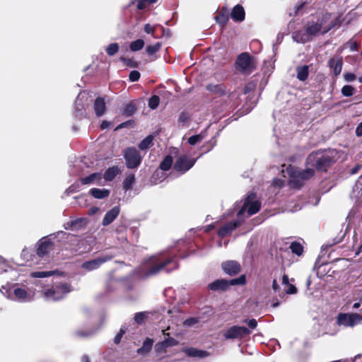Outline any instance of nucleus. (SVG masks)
Returning <instances> with one entry per match:
<instances>
[{
    "label": "nucleus",
    "instance_id": "1",
    "mask_svg": "<svg viewBox=\"0 0 362 362\" xmlns=\"http://www.w3.org/2000/svg\"><path fill=\"white\" fill-rule=\"evenodd\" d=\"M336 151L334 150L325 151H317L310 153L306 160L307 168L303 170L289 165L286 168V172L291 180L289 185L291 187H300L302 181L310 178L314 175L315 167L317 170H326L334 162Z\"/></svg>",
    "mask_w": 362,
    "mask_h": 362
},
{
    "label": "nucleus",
    "instance_id": "2",
    "mask_svg": "<svg viewBox=\"0 0 362 362\" xmlns=\"http://www.w3.org/2000/svg\"><path fill=\"white\" fill-rule=\"evenodd\" d=\"M65 239L68 240L69 242V245L65 247L66 250H69L74 253L81 254L83 252V250H81L83 243L78 237L67 233L63 230H59L57 233L44 237L39 240L37 248V255L40 257L47 255L54 250V240H57V241L61 242Z\"/></svg>",
    "mask_w": 362,
    "mask_h": 362
},
{
    "label": "nucleus",
    "instance_id": "3",
    "mask_svg": "<svg viewBox=\"0 0 362 362\" xmlns=\"http://www.w3.org/2000/svg\"><path fill=\"white\" fill-rule=\"evenodd\" d=\"M177 268V263L173 257H165L159 254L146 259L137 269L140 277H148L158 274L160 271L168 272Z\"/></svg>",
    "mask_w": 362,
    "mask_h": 362
},
{
    "label": "nucleus",
    "instance_id": "4",
    "mask_svg": "<svg viewBox=\"0 0 362 362\" xmlns=\"http://www.w3.org/2000/svg\"><path fill=\"white\" fill-rule=\"evenodd\" d=\"M337 25H340L338 18L329 24L325 23L324 18L310 21L303 29L293 33L292 37L298 43H305L317 35L326 34Z\"/></svg>",
    "mask_w": 362,
    "mask_h": 362
},
{
    "label": "nucleus",
    "instance_id": "5",
    "mask_svg": "<svg viewBox=\"0 0 362 362\" xmlns=\"http://www.w3.org/2000/svg\"><path fill=\"white\" fill-rule=\"evenodd\" d=\"M71 290V286L67 283L55 282L52 288L42 291V296L47 301H55L62 299Z\"/></svg>",
    "mask_w": 362,
    "mask_h": 362
},
{
    "label": "nucleus",
    "instance_id": "6",
    "mask_svg": "<svg viewBox=\"0 0 362 362\" xmlns=\"http://www.w3.org/2000/svg\"><path fill=\"white\" fill-rule=\"evenodd\" d=\"M2 294L8 299L21 303L30 302L33 300L35 297V292L33 291H27L25 288L16 287V285L6 289V291L2 292Z\"/></svg>",
    "mask_w": 362,
    "mask_h": 362
},
{
    "label": "nucleus",
    "instance_id": "7",
    "mask_svg": "<svg viewBox=\"0 0 362 362\" xmlns=\"http://www.w3.org/2000/svg\"><path fill=\"white\" fill-rule=\"evenodd\" d=\"M235 68L243 74H250L256 68L255 58L247 52L241 53L235 61Z\"/></svg>",
    "mask_w": 362,
    "mask_h": 362
},
{
    "label": "nucleus",
    "instance_id": "8",
    "mask_svg": "<svg viewBox=\"0 0 362 362\" xmlns=\"http://www.w3.org/2000/svg\"><path fill=\"white\" fill-rule=\"evenodd\" d=\"M261 207V203L259 201L256 199V195L254 193H250L245 198V202L241 209L238 212V218L239 219H244L243 216L245 212L247 211V216H250L257 213Z\"/></svg>",
    "mask_w": 362,
    "mask_h": 362
},
{
    "label": "nucleus",
    "instance_id": "9",
    "mask_svg": "<svg viewBox=\"0 0 362 362\" xmlns=\"http://www.w3.org/2000/svg\"><path fill=\"white\" fill-rule=\"evenodd\" d=\"M362 321V315L357 313H339L337 317V324L345 327H354Z\"/></svg>",
    "mask_w": 362,
    "mask_h": 362
},
{
    "label": "nucleus",
    "instance_id": "10",
    "mask_svg": "<svg viewBox=\"0 0 362 362\" xmlns=\"http://www.w3.org/2000/svg\"><path fill=\"white\" fill-rule=\"evenodd\" d=\"M195 163L196 159L186 154H182L177 156L173 167L177 172L183 174L188 171Z\"/></svg>",
    "mask_w": 362,
    "mask_h": 362
},
{
    "label": "nucleus",
    "instance_id": "11",
    "mask_svg": "<svg viewBox=\"0 0 362 362\" xmlns=\"http://www.w3.org/2000/svg\"><path fill=\"white\" fill-rule=\"evenodd\" d=\"M124 157L127 167L130 169L137 168L140 165L142 158L139 151L134 147L127 148Z\"/></svg>",
    "mask_w": 362,
    "mask_h": 362
},
{
    "label": "nucleus",
    "instance_id": "12",
    "mask_svg": "<svg viewBox=\"0 0 362 362\" xmlns=\"http://www.w3.org/2000/svg\"><path fill=\"white\" fill-rule=\"evenodd\" d=\"M250 330L243 326H233L223 333V337L227 339H240L244 336L249 335Z\"/></svg>",
    "mask_w": 362,
    "mask_h": 362
},
{
    "label": "nucleus",
    "instance_id": "13",
    "mask_svg": "<svg viewBox=\"0 0 362 362\" xmlns=\"http://www.w3.org/2000/svg\"><path fill=\"white\" fill-rule=\"evenodd\" d=\"M112 258L111 255H103L98 258L87 261L81 264L82 269L90 272L98 269L103 264L110 260Z\"/></svg>",
    "mask_w": 362,
    "mask_h": 362
},
{
    "label": "nucleus",
    "instance_id": "14",
    "mask_svg": "<svg viewBox=\"0 0 362 362\" xmlns=\"http://www.w3.org/2000/svg\"><path fill=\"white\" fill-rule=\"evenodd\" d=\"M221 268L226 274L230 276H234L238 274L241 269L240 264L234 260L223 262L221 264Z\"/></svg>",
    "mask_w": 362,
    "mask_h": 362
},
{
    "label": "nucleus",
    "instance_id": "15",
    "mask_svg": "<svg viewBox=\"0 0 362 362\" xmlns=\"http://www.w3.org/2000/svg\"><path fill=\"white\" fill-rule=\"evenodd\" d=\"M89 103L90 101L88 93L86 91H81L76 99V111L81 112L83 109H85L86 106L89 105Z\"/></svg>",
    "mask_w": 362,
    "mask_h": 362
},
{
    "label": "nucleus",
    "instance_id": "16",
    "mask_svg": "<svg viewBox=\"0 0 362 362\" xmlns=\"http://www.w3.org/2000/svg\"><path fill=\"white\" fill-rule=\"evenodd\" d=\"M242 222L243 219H239L238 218L237 220L227 223L218 230V235L220 237L226 236L227 235L230 234L238 226H240Z\"/></svg>",
    "mask_w": 362,
    "mask_h": 362
},
{
    "label": "nucleus",
    "instance_id": "17",
    "mask_svg": "<svg viewBox=\"0 0 362 362\" xmlns=\"http://www.w3.org/2000/svg\"><path fill=\"white\" fill-rule=\"evenodd\" d=\"M83 185L95 184L98 185H105L102 174L100 173H94L87 177L81 179Z\"/></svg>",
    "mask_w": 362,
    "mask_h": 362
},
{
    "label": "nucleus",
    "instance_id": "18",
    "mask_svg": "<svg viewBox=\"0 0 362 362\" xmlns=\"http://www.w3.org/2000/svg\"><path fill=\"white\" fill-rule=\"evenodd\" d=\"M206 89L211 94H214L218 96H223L227 94V89L223 83H210L206 86Z\"/></svg>",
    "mask_w": 362,
    "mask_h": 362
},
{
    "label": "nucleus",
    "instance_id": "19",
    "mask_svg": "<svg viewBox=\"0 0 362 362\" xmlns=\"http://www.w3.org/2000/svg\"><path fill=\"white\" fill-rule=\"evenodd\" d=\"M120 211L119 206H115L112 209H111L110 211H108L103 219V226H107L110 224L119 215Z\"/></svg>",
    "mask_w": 362,
    "mask_h": 362
},
{
    "label": "nucleus",
    "instance_id": "20",
    "mask_svg": "<svg viewBox=\"0 0 362 362\" xmlns=\"http://www.w3.org/2000/svg\"><path fill=\"white\" fill-rule=\"evenodd\" d=\"M182 351L189 357L203 358L209 356V353L207 351L195 348H185L182 349Z\"/></svg>",
    "mask_w": 362,
    "mask_h": 362
},
{
    "label": "nucleus",
    "instance_id": "21",
    "mask_svg": "<svg viewBox=\"0 0 362 362\" xmlns=\"http://www.w3.org/2000/svg\"><path fill=\"white\" fill-rule=\"evenodd\" d=\"M328 65L333 70L334 74L336 76L339 75L343 65L342 57H340L337 59L333 57L329 59L328 61Z\"/></svg>",
    "mask_w": 362,
    "mask_h": 362
},
{
    "label": "nucleus",
    "instance_id": "22",
    "mask_svg": "<svg viewBox=\"0 0 362 362\" xmlns=\"http://www.w3.org/2000/svg\"><path fill=\"white\" fill-rule=\"evenodd\" d=\"M245 10L243 7L239 4L234 6L230 14V17L234 21L242 22L245 19Z\"/></svg>",
    "mask_w": 362,
    "mask_h": 362
},
{
    "label": "nucleus",
    "instance_id": "23",
    "mask_svg": "<svg viewBox=\"0 0 362 362\" xmlns=\"http://www.w3.org/2000/svg\"><path fill=\"white\" fill-rule=\"evenodd\" d=\"M228 287V281L225 279H218L209 284V288L212 291H226Z\"/></svg>",
    "mask_w": 362,
    "mask_h": 362
},
{
    "label": "nucleus",
    "instance_id": "24",
    "mask_svg": "<svg viewBox=\"0 0 362 362\" xmlns=\"http://www.w3.org/2000/svg\"><path fill=\"white\" fill-rule=\"evenodd\" d=\"M153 340L150 338H146L142 344V346L137 349V354L139 355L145 356L148 354L153 346Z\"/></svg>",
    "mask_w": 362,
    "mask_h": 362
},
{
    "label": "nucleus",
    "instance_id": "25",
    "mask_svg": "<svg viewBox=\"0 0 362 362\" xmlns=\"http://www.w3.org/2000/svg\"><path fill=\"white\" fill-rule=\"evenodd\" d=\"M90 194L95 199H102L107 197L110 191L107 189L92 188L90 190Z\"/></svg>",
    "mask_w": 362,
    "mask_h": 362
},
{
    "label": "nucleus",
    "instance_id": "26",
    "mask_svg": "<svg viewBox=\"0 0 362 362\" xmlns=\"http://www.w3.org/2000/svg\"><path fill=\"white\" fill-rule=\"evenodd\" d=\"M95 113H105L106 111V102L105 98L98 97L94 102Z\"/></svg>",
    "mask_w": 362,
    "mask_h": 362
},
{
    "label": "nucleus",
    "instance_id": "27",
    "mask_svg": "<svg viewBox=\"0 0 362 362\" xmlns=\"http://www.w3.org/2000/svg\"><path fill=\"white\" fill-rule=\"evenodd\" d=\"M308 69L309 67L307 65L298 66L296 68L297 78L299 81H304L307 79L309 73Z\"/></svg>",
    "mask_w": 362,
    "mask_h": 362
},
{
    "label": "nucleus",
    "instance_id": "28",
    "mask_svg": "<svg viewBox=\"0 0 362 362\" xmlns=\"http://www.w3.org/2000/svg\"><path fill=\"white\" fill-rule=\"evenodd\" d=\"M119 170L117 167H112L108 168L104 173L103 179L104 182L106 181H111L118 174Z\"/></svg>",
    "mask_w": 362,
    "mask_h": 362
},
{
    "label": "nucleus",
    "instance_id": "29",
    "mask_svg": "<svg viewBox=\"0 0 362 362\" xmlns=\"http://www.w3.org/2000/svg\"><path fill=\"white\" fill-rule=\"evenodd\" d=\"M153 136L148 135L145 139H144L140 144H139V148L141 151H145L149 148L153 144Z\"/></svg>",
    "mask_w": 362,
    "mask_h": 362
},
{
    "label": "nucleus",
    "instance_id": "30",
    "mask_svg": "<svg viewBox=\"0 0 362 362\" xmlns=\"http://www.w3.org/2000/svg\"><path fill=\"white\" fill-rule=\"evenodd\" d=\"M145 42L142 39H138L132 42L129 45V49L132 52H137L144 47Z\"/></svg>",
    "mask_w": 362,
    "mask_h": 362
},
{
    "label": "nucleus",
    "instance_id": "31",
    "mask_svg": "<svg viewBox=\"0 0 362 362\" xmlns=\"http://www.w3.org/2000/svg\"><path fill=\"white\" fill-rule=\"evenodd\" d=\"M173 165V158L171 156H166L160 164V168L164 171H167L170 169Z\"/></svg>",
    "mask_w": 362,
    "mask_h": 362
},
{
    "label": "nucleus",
    "instance_id": "32",
    "mask_svg": "<svg viewBox=\"0 0 362 362\" xmlns=\"http://www.w3.org/2000/svg\"><path fill=\"white\" fill-rule=\"evenodd\" d=\"M290 249L293 254L300 256L303 252V245L298 242H293L290 245Z\"/></svg>",
    "mask_w": 362,
    "mask_h": 362
},
{
    "label": "nucleus",
    "instance_id": "33",
    "mask_svg": "<svg viewBox=\"0 0 362 362\" xmlns=\"http://www.w3.org/2000/svg\"><path fill=\"white\" fill-rule=\"evenodd\" d=\"M161 46L162 44L159 42L154 45H148L146 48V52L148 56H152L160 49Z\"/></svg>",
    "mask_w": 362,
    "mask_h": 362
},
{
    "label": "nucleus",
    "instance_id": "34",
    "mask_svg": "<svg viewBox=\"0 0 362 362\" xmlns=\"http://www.w3.org/2000/svg\"><path fill=\"white\" fill-rule=\"evenodd\" d=\"M356 89L350 85L344 86L341 90V93L344 97L352 96L356 93Z\"/></svg>",
    "mask_w": 362,
    "mask_h": 362
},
{
    "label": "nucleus",
    "instance_id": "35",
    "mask_svg": "<svg viewBox=\"0 0 362 362\" xmlns=\"http://www.w3.org/2000/svg\"><path fill=\"white\" fill-rule=\"evenodd\" d=\"M177 344H178V341L176 339H175L174 338H172V337H168L166 339H165L164 341L158 343V347L163 346V349H166L168 347L176 346Z\"/></svg>",
    "mask_w": 362,
    "mask_h": 362
},
{
    "label": "nucleus",
    "instance_id": "36",
    "mask_svg": "<svg viewBox=\"0 0 362 362\" xmlns=\"http://www.w3.org/2000/svg\"><path fill=\"white\" fill-rule=\"evenodd\" d=\"M73 222V230H78L82 228L83 226L86 225V218H76L72 220Z\"/></svg>",
    "mask_w": 362,
    "mask_h": 362
},
{
    "label": "nucleus",
    "instance_id": "37",
    "mask_svg": "<svg viewBox=\"0 0 362 362\" xmlns=\"http://www.w3.org/2000/svg\"><path fill=\"white\" fill-rule=\"evenodd\" d=\"M57 271L49 272H35L31 273V276L34 278H45L55 274Z\"/></svg>",
    "mask_w": 362,
    "mask_h": 362
},
{
    "label": "nucleus",
    "instance_id": "38",
    "mask_svg": "<svg viewBox=\"0 0 362 362\" xmlns=\"http://www.w3.org/2000/svg\"><path fill=\"white\" fill-rule=\"evenodd\" d=\"M135 181V177L133 174L128 175L123 181V187L125 190H129L132 188V185Z\"/></svg>",
    "mask_w": 362,
    "mask_h": 362
},
{
    "label": "nucleus",
    "instance_id": "39",
    "mask_svg": "<svg viewBox=\"0 0 362 362\" xmlns=\"http://www.w3.org/2000/svg\"><path fill=\"white\" fill-rule=\"evenodd\" d=\"M228 15L224 13H218L215 16L216 21L221 26H224L228 21Z\"/></svg>",
    "mask_w": 362,
    "mask_h": 362
},
{
    "label": "nucleus",
    "instance_id": "40",
    "mask_svg": "<svg viewBox=\"0 0 362 362\" xmlns=\"http://www.w3.org/2000/svg\"><path fill=\"white\" fill-rule=\"evenodd\" d=\"M159 103H160V98L156 95H152L148 99V107L151 110H156L158 107V106L159 105Z\"/></svg>",
    "mask_w": 362,
    "mask_h": 362
},
{
    "label": "nucleus",
    "instance_id": "41",
    "mask_svg": "<svg viewBox=\"0 0 362 362\" xmlns=\"http://www.w3.org/2000/svg\"><path fill=\"white\" fill-rule=\"evenodd\" d=\"M119 47L117 43H112L106 47L105 51L107 55L113 56L119 51Z\"/></svg>",
    "mask_w": 362,
    "mask_h": 362
},
{
    "label": "nucleus",
    "instance_id": "42",
    "mask_svg": "<svg viewBox=\"0 0 362 362\" xmlns=\"http://www.w3.org/2000/svg\"><path fill=\"white\" fill-rule=\"evenodd\" d=\"M229 286H234V285H244L246 283V277L245 275L243 274L240 276L238 278H235L233 279H231L228 281Z\"/></svg>",
    "mask_w": 362,
    "mask_h": 362
},
{
    "label": "nucleus",
    "instance_id": "43",
    "mask_svg": "<svg viewBox=\"0 0 362 362\" xmlns=\"http://www.w3.org/2000/svg\"><path fill=\"white\" fill-rule=\"evenodd\" d=\"M119 60L123 62V64L131 68H136L138 66V63L135 61H134L132 59H129L124 57H122L119 58Z\"/></svg>",
    "mask_w": 362,
    "mask_h": 362
},
{
    "label": "nucleus",
    "instance_id": "44",
    "mask_svg": "<svg viewBox=\"0 0 362 362\" xmlns=\"http://www.w3.org/2000/svg\"><path fill=\"white\" fill-rule=\"evenodd\" d=\"M147 315L145 312H140L135 314L134 320L135 322L140 325L146 319Z\"/></svg>",
    "mask_w": 362,
    "mask_h": 362
},
{
    "label": "nucleus",
    "instance_id": "45",
    "mask_svg": "<svg viewBox=\"0 0 362 362\" xmlns=\"http://www.w3.org/2000/svg\"><path fill=\"white\" fill-rule=\"evenodd\" d=\"M158 0H139L137 4V8L142 10L146 8L147 5L154 4Z\"/></svg>",
    "mask_w": 362,
    "mask_h": 362
},
{
    "label": "nucleus",
    "instance_id": "46",
    "mask_svg": "<svg viewBox=\"0 0 362 362\" xmlns=\"http://www.w3.org/2000/svg\"><path fill=\"white\" fill-rule=\"evenodd\" d=\"M158 0H139L137 4V8L142 10L146 8L147 5L154 4Z\"/></svg>",
    "mask_w": 362,
    "mask_h": 362
},
{
    "label": "nucleus",
    "instance_id": "47",
    "mask_svg": "<svg viewBox=\"0 0 362 362\" xmlns=\"http://www.w3.org/2000/svg\"><path fill=\"white\" fill-rule=\"evenodd\" d=\"M202 139L203 136L201 134L193 135L188 139V143L190 145H195L197 143L202 141Z\"/></svg>",
    "mask_w": 362,
    "mask_h": 362
},
{
    "label": "nucleus",
    "instance_id": "48",
    "mask_svg": "<svg viewBox=\"0 0 362 362\" xmlns=\"http://www.w3.org/2000/svg\"><path fill=\"white\" fill-rule=\"evenodd\" d=\"M136 109L133 103L127 104L124 109V113H134Z\"/></svg>",
    "mask_w": 362,
    "mask_h": 362
},
{
    "label": "nucleus",
    "instance_id": "49",
    "mask_svg": "<svg viewBox=\"0 0 362 362\" xmlns=\"http://www.w3.org/2000/svg\"><path fill=\"white\" fill-rule=\"evenodd\" d=\"M256 87V85L253 82H250L245 85L243 89L244 94L250 93V92L253 91Z\"/></svg>",
    "mask_w": 362,
    "mask_h": 362
},
{
    "label": "nucleus",
    "instance_id": "50",
    "mask_svg": "<svg viewBox=\"0 0 362 362\" xmlns=\"http://www.w3.org/2000/svg\"><path fill=\"white\" fill-rule=\"evenodd\" d=\"M140 73L138 71H132L129 74V78L130 81L135 82L137 81L140 78Z\"/></svg>",
    "mask_w": 362,
    "mask_h": 362
},
{
    "label": "nucleus",
    "instance_id": "51",
    "mask_svg": "<svg viewBox=\"0 0 362 362\" xmlns=\"http://www.w3.org/2000/svg\"><path fill=\"white\" fill-rule=\"evenodd\" d=\"M343 76L346 82H352L356 79V76L354 73L346 72Z\"/></svg>",
    "mask_w": 362,
    "mask_h": 362
},
{
    "label": "nucleus",
    "instance_id": "52",
    "mask_svg": "<svg viewBox=\"0 0 362 362\" xmlns=\"http://www.w3.org/2000/svg\"><path fill=\"white\" fill-rule=\"evenodd\" d=\"M155 28L150 24H146L144 26V31L148 34L153 35Z\"/></svg>",
    "mask_w": 362,
    "mask_h": 362
},
{
    "label": "nucleus",
    "instance_id": "53",
    "mask_svg": "<svg viewBox=\"0 0 362 362\" xmlns=\"http://www.w3.org/2000/svg\"><path fill=\"white\" fill-rule=\"evenodd\" d=\"M198 322V320L196 319V318H189V319H187L185 322H184V324L187 326H192L193 325H195L196 323Z\"/></svg>",
    "mask_w": 362,
    "mask_h": 362
},
{
    "label": "nucleus",
    "instance_id": "54",
    "mask_svg": "<svg viewBox=\"0 0 362 362\" xmlns=\"http://www.w3.org/2000/svg\"><path fill=\"white\" fill-rule=\"evenodd\" d=\"M288 289L286 291L288 294H294L297 292V288L293 284L288 285Z\"/></svg>",
    "mask_w": 362,
    "mask_h": 362
},
{
    "label": "nucleus",
    "instance_id": "55",
    "mask_svg": "<svg viewBox=\"0 0 362 362\" xmlns=\"http://www.w3.org/2000/svg\"><path fill=\"white\" fill-rule=\"evenodd\" d=\"M124 333V332L121 329L119 332L117 334V335L115 336V337L114 339V341L115 344H119L120 342Z\"/></svg>",
    "mask_w": 362,
    "mask_h": 362
},
{
    "label": "nucleus",
    "instance_id": "56",
    "mask_svg": "<svg viewBox=\"0 0 362 362\" xmlns=\"http://www.w3.org/2000/svg\"><path fill=\"white\" fill-rule=\"evenodd\" d=\"M245 322L247 323L249 327L252 329H255L257 325V322L255 319H251V320H250L248 321H245Z\"/></svg>",
    "mask_w": 362,
    "mask_h": 362
},
{
    "label": "nucleus",
    "instance_id": "57",
    "mask_svg": "<svg viewBox=\"0 0 362 362\" xmlns=\"http://www.w3.org/2000/svg\"><path fill=\"white\" fill-rule=\"evenodd\" d=\"M272 288H273V290H274L276 293L279 292V290H280V286H279V285L278 284V283H277V281H276V279H274V280H273V282H272Z\"/></svg>",
    "mask_w": 362,
    "mask_h": 362
},
{
    "label": "nucleus",
    "instance_id": "58",
    "mask_svg": "<svg viewBox=\"0 0 362 362\" xmlns=\"http://www.w3.org/2000/svg\"><path fill=\"white\" fill-rule=\"evenodd\" d=\"M64 228L66 230H73V222L72 220L68 221L67 223L64 224Z\"/></svg>",
    "mask_w": 362,
    "mask_h": 362
},
{
    "label": "nucleus",
    "instance_id": "59",
    "mask_svg": "<svg viewBox=\"0 0 362 362\" xmlns=\"http://www.w3.org/2000/svg\"><path fill=\"white\" fill-rule=\"evenodd\" d=\"M356 134L358 136H362V122L356 127Z\"/></svg>",
    "mask_w": 362,
    "mask_h": 362
},
{
    "label": "nucleus",
    "instance_id": "60",
    "mask_svg": "<svg viewBox=\"0 0 362 362\" xmlns=\"http://www.w3.org/2000/svg\"><path fill=\"white\" fill-rule=\"evenodd\" d=\"M350 49L352 52H355L358 49V44L355 42H350Z\"/></svg>",
    "mask_w": 362,
    "mask_h": 362
},
{
    "label": "nucleus",
    "instance_id": "61",
    "mask_svg": "<svg viewBox=\"0 0 362 362\" xmlns=\"http://www.w3.org/2000/svg\"><path fill=\"white\" fill-rule=\"evenodd\" d=\"M282 284L285 286L289 285V279L287 275L284 274L282 277Z\"/></svg>",
    "mask_w": 362,
    "mask_h": 362
},
{
    "label": "nucleus",
    "instance_id": "62",
    "mask_svg": "<svg viewBox=\"0 0 362 362\" xmlns=\"http://www.w3.org/2000/svg\"><path fill=\"white\" fill-rule=\"evenodd\" d=\"M361 305H362V303H361V302L359 300L358 302H356V303H354L353 304L352 308H353L354 309H356H356H358V308L361 306Z\"/></svg>",
    "mask_w": 362,
    "mask_h": 362
},
{
    "label": "nucleus",
    "instance_id": "63",
    "mask_svg": "<svg viewBox=\"0 0 362 362\" xmlns=\"http://www.w3.org/2000/svg\"><path fill=\"white\" fill-rule=\"evenodd\" d=\"M109 125H110V123L108 122L103 121L101 124V128L106 129L109 127Z\"/></svg>",
    "mask_w": 362,
    "mask_h": 362
},
{
    "label": "nucleus",
    "instance_id": "64",
    "mask_svg": "<svg viewBox=\"0 0 362 362\" xmlns=\"http://www.w3.org/2000/svg\"><path fill=\"white\" fill-rule=\"evenodd\" d=\"M215 226L214 224L208 225L205 227V231L209 232V230H212Z\"/></svg>",
    "mask_w": 362,
    "mask_h": 362
}]
</instances>
